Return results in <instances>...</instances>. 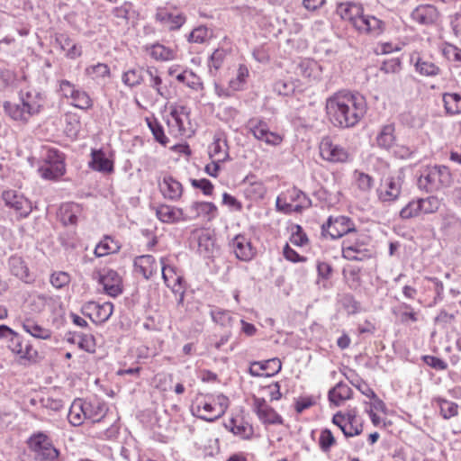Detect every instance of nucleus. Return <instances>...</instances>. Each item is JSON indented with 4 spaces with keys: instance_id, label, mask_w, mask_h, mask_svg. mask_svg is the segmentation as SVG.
Segmentation results:
<instances>
[{
    "instance_id": "nucleus-15",
    "label": "nucleus",
    "mask_w": 461,
    "mask_h": 461,
    "mask_svg": "<svg viewBox=\"0 0 461 461\" xmlns=\"http://www.w3.org/2000/svg\"><path fill=\"white\" fill-rule=\"evenodd\" d=\"M8 348L12 352L19 355L21 358L27 360H35L38 352L29 342H24L23 338L16 332L13 331L9 338Z\"/></svg>"
},
{
    "instance_id": "nucleus-37",
    "label": "nucleus",
    "mask_w": 461,
    "mask_h": 461,
    "mask_svg": "<svg viewBox=\"0 0 461 461\" xmlns=\"http://www.w3.org/2000/svg\"><path fill=\"white\" fill-rule=\"evenodd\" d=\"M226 427L230 429L234 435L245 439L250 438L253 435V428L248 422L240 421L238 423L237 420L231 419Z\"/></svg>"
},
{
    "instance_id": "nucleus-26",
    "label": "nucleus",
    "mask_w": 461,
    "mask_h": 461,
    "mask_svg": "<svg viewBox=\"0 0 461 461\" xmlns=\"http://www.w3.org/2000/svg\"><path fill=\"white\" fill-rule=\"evenodd\" d=\"M85 417L93 422L101 421L106 414V406L99 401L84 402Z\"/></svg>"
},
{
    "instance_id": "nucleus-62",
    "label": "nucleus",
    "mask_w": 461,
    "mask_h": 461,
    "mask_svg": "<svg viewBox=\"0 0 461 461\" xmlns=\"http://www.w3.org/2000/svg\"><path fill=\"white\" fill-rule=\"evenodd\" d=\"M422 359L426 365L436 370H446L447 368V364L437 357L427 355L423 356Z\"/></svg>"
},
{
    "instance_id": "nucleus-60",
    "label": "nucleus",
    "mask_w": 461,
    "mask_h": 461,
    "mask_svg": "<svg viewBox=\"0 0 461 461\" xmlns=\"http://www.w3.org/2000/svg\"><path fill=\"white\" fill-rule=\"evenodd\" d=\"M70 276L66 272L54 273L50 276V283L56 288H62L68 285Z\"/></svg>"
},
{
    "instance_id": "nucleus-8",
    "label": "nucleus",
    "mask_w": 461,
    "mask_h": 461,
    "mask_svg": "<svg viewBox=\"0 0 461 461\" xmlns=\"http://www.w3.org/2000/svg\"><path fill=\"white\" fill-rule=\"evenodd\" d=\"M248 131L258 140L270 146H278L283 138L269 130L267 123L260 118H251L246 124Z\"/></svg>"
},
{
    "instance_id": "nucleus-64",
    "label": "nucleus",
    "mask_w": 461,
    "mask_h": 461,
    "mask_svg": "<svg viewBox=\"0 0 461 461\" xmlns=\"http://www.w3.org/2000/svg\"><path fill=\"white\" fill-rule=\"evenodd\" d=\"M185 85L194 89V90H202L203 88V82L201 78L196 76L193 71L189 70V73L186 75Z\"/></svg>"
},
{
    "instance_id": "nucleus-39",
    "label": "nucleus",
    "mask_w": 461,
    "mask_h": 461,
    "mask_svg": "<svg viewBox=\"0 0 461 461\" xmlns=\"http://www.w3.org/2000/svg\"><path fill=\"white\" fill-rule=\"evenodd\" d=\"M197 416L207 421H214L221 416H217V408L209 402H200L196 406Z\"/></svg>"
},
{
    "instance_id": "nucleus-20",
    "label": "nucleus",
    "mask_w": 461,
    "mask_h": 461,
    "mask_svg": "<svg viewBox=\"0 0 461 461\" xmlns=\"http://www.w3.org/2000/svg\"><path fill=\"white\" fill-rule=\"evenodd\" d=\"M99 283L110 296L115 297L122 292L121 277L114 270L109 269L104 274L100 275Z\"/></svg>"
},
{
    "instance_id": "nucleus-47",
    "label": "nucleus",
    "mask_w": 461,
    "mask_h": 461,
    "mask_svg": "<svg viewBox=\"0 0 461 461\" xmlns=\"http://www.w3.org/2000/svg\"><path fill=\"white\" fill-rule=\"evenodd\" d=\"M211 316L215 323L222 327L232 325L233 318L228 311L221 309L212 310L211 311Z\"/></svg>"
},
{
    "instance_id": "nucleus-2",
    "label": "nucleus",
    "mask_w": 461,
    "mask_h": 461,
    "mask_svg": "<svg viewBox=\"0 0 461 461\" xmlns=\"http://www.w3.org/2000/svg\"><path fill=\"white\" fill-rule=\"evenodd\" d=\"M19 96L20 100L18 103L5 101L3 106L10 118L25 124L33 115L41 112L43 107L44 99L42 95L36 91H21Z\"/></svg>"
},
{
    "instance_id": "nucleus-51",
    "label": "nucleus",
    "mask_w": 461,
    "mask_h": 461,
    "mask_svg": "<svg viewBox=\"0 0 461 461\" xmlns=\"http://www.w3.org/2000/svg\"><path fill=\"white\" fill-rule=\"evenodd\" d=\"M226 58V51L222 49H217L210 57L209 68L210 73L214 75L213 70L217 71L222 65Z\"/></svg>"
},
{
    "instance_id": "nucleus-33",
    "label": "nucleus",
    "mask_w": 461,
    "mask_h": 461,
    "mask_svg": "<svg viewBox=\"0 0 461 461\" xmlns=\"http://www.w3.org/2000/svg\"><path fill=\"white\" fill-rule=\"evenodd\" d=\"M443 103L446 113L449 115L461 113V95L458 93H445Z\"/></svg>"
},
{
    "instance_id": "nucleus-1",
    "label": "nucleus",
    "mask_w": 461,
    "mask_h": 461,
    "mask_svg": "<svg viewBox=\"0 0 461 461\" xmlns=\"http://www.w3.org/2000/svg\"><path fill=\"white\" fill-rule=\"evenodd\" d=\"M366 110L365 98L350 92H338L326 100L330 121L339 128L354 127L365 116Z\"/></svg>"
},
{
    "instance_id": "nucleus-17",
    "label": "nucleus",
    "mask_w": 461,
    "mask_h": 461,
    "mask_svg": "<svg viewBox=\"0 0 461 461\" xmlns=\"http://www.w3.org/2000/svg\"><path fill=\"white\" fill-rule=\"evenodd\" d=\"M282 364L279 358H271L264 362H253L249 367L252 376H273L280 372Z\"/></svg>"
},
{
    "instance_id": "nucleus-9",
    "label": "nucleus",
    "mask_w": 461,
    "mask_h": 461,
    "mask_svg": "<svg viewBox=\"0 0 461 461\" xmlns=\"http://www.w3.org/2000/svg\"><path fill=\"white\" fill-rule=\"evenodd\" d=\"M320 154L324 160L332 163H344L349 157L348 150L340 145L333 143L329 136L322 138L320 143Z\"/></svg>"
},
{
    "instance_id": "nucleus-52",
    "label": "nucleus",
    "mask_w": 461,
    "mask_h": 461,
    "mask_svg": "<svg viewBox=\"0 0 461 461\" xmlns=\"http://www.w3.org/2000/svg\"><path fill=\"white\" fill-rule=\"evenodd\" d=\"M290 241L294 246H304L308 243L309 240L307 235L303 231V228L296 224L292 228V235L290 238Z\"/></svg>"
},
{
    "instance_id": "nucleus-44",
    "label": "nucleus",
    "mask_w": 461,
    "mask_h": 461,
    "mask_svg": "<svg viewBox=\"0 0 461 461\" xmlns=\"http://www.w3.org/2000/svg\"><path fill=\"white\" fill-rule=\"evenodd\" d=\"M149 54L157 60H169L174 59L175 56V53L172 50L161 44H154L151 46Z\"/></svg>"
},
{
    "instance_id": "nucleus-27",
    "label": "nucleus",
    "mask_w": 461,
    "mask_h": 461,
    "mask_svg": "<svg viewBox=\"0 0 461 461\" xmlns=\"http://www.w3.org/2000/svg\"><path fill=\"white\" fill-rule=\"evenodd\" d=\"M56 41L60 48L66 51V56L68 59H74L82 55L81 47L75 43L68 34H58L56 36Z\"/></svg>"
},
{
    "instance_id": "nucleus-22",
    "label": "nucleus",
    "mask_w": 461,
    "mask_h": 461,
    "mask_svg": "<svg viewBox=\"0 0 461 461\" xmlns=\"http://www.w3.org/2000/svg\"><path fill=\"white\" fill-rule=\"evenodd\" d=\"M158 218L166 223H174L180 221H185V211L181 208L167 204H160L156 210Z\"/></svg>"
},
{
    "instance_id": "nucleus-43",
    "label": "nucleus",
    "mask_w": 461,
    "mask_h": 461,
    "mask_svg": "<svg viewBox=\"0 0 461 461\" xmlns=\"http://www.w3.org/2000/svg\"><path fill=\"white\" fill-rule=\"evenodd\" d=\"M258 419L268 424H282L283 418L269 405L258 414Z\"/></svg>"
},
{
    "instance_id": "nucleus-6",
    "label": "nucleus",
    "mask_w": 461,
    "mask_h": 461,
    "mask_svg": "<svg viewBox=\"0 0 461 461\" xmlns=\"http://www.w3.org/2000/svg\"><path fill=\"white\" fill-rule=\"evenodd\" d=\"M64 159V155L58 149H48L38 169L40 176L47 180L59 179L66 172Z\"/></svg>"
},
{
    "instance_id": "nucleus-48",
    "label": "nucleus",
    "mask_w": 461,
    "mask_h": 461,
    "mask_svg": "<svg viewBox=\"0 0 461 461\" xmlns=\"http://www.w3.org/2000/svg\"><path fill=\"white\" fill-rule=\"evenodd\" d=\"M336 444V439L329 429H324L321 431L319 438V446L322 452L328 453L330 447Z\"/></svg>"
},
{
    "instance_id": "nucleus-54",
    "label": "nucleus",
    "mask_w": 461,
    "mask_h": 461,
    "mask_svg": "<svg viewBox=\"0 0 461 461\" xmlns=\"http://www.w3.org/2000/svg\"><path fill=\"white\" fill-rule=\"evenodd\" d=\"M146 73L150 77V86L153 87L158 95L164 97L165 93L162 88V79L158 74V70L153 68H148L146 69Z\"/></svg>"
},
{
    "instance_id": "nucleus-28",
    "label": "nucleus",
    "mask_w": 461,
    "mask_h": 461,
    "mask_svg": "<svg viewBox=\"0 0 461 461\" xmlns=\"http://www.w3.org/2000/svg\"><path fill=\"white\" fill-rule=\"evenodd\" d=\"M351 388L348 384L339 382L329 391L328 397L331 403L339 406L344 401L351 397Z\"/></svg>"
},
{
    "instance_id": "nucleus-31",
    "label": "nucleus",
    "mask_w": 461,
    "mask_h": 461,
    "mask_svg": "<svg viewBox=\"0 0 461 461\" xmlns=\"http://www.w3.org/2000/svg\"><path fill=\"white\" fill-rule=\"evenodd\" d=\"M23 330L36 339H49L51 337V331L31 319H26L23 322Z\"/></svg>"
},
{
    "instance_id": "nucleus-16",
    "label": "nucleus",
    "mask_w": 461,
    "mask_h": 461,
    "mask_svg": "<svg viewBox=\"0 0 461 461\" xmlns=\"http://www.w3.org/2000/svg\"><path fill=\"white\" fill-rule=\"evenodd\" d=\"M217 207L211 202H194L189 208L185 210L186 221L197 219L200 216L207 217L208 221L215 218Z\"/></svg>"
},
{
    "instance_id": "nucleus-36",
    "label": "nucleus",
    "mask_w": 461,
    "mask_h": 461,
    "mask_svg": "<svg viewBox=\"0 0 461 461\" xmlns=\"http://www.w3.org/2000/svg\"><path fill=\"white\" fill-rule=\"evenodd\" d=\"M157 18L169 30H177L185 22V17L180 14L159 13Z\"/></svg>"
},
{
    "instance_id": "nucleus-46",
    "label": "nucleus",
    "mask_w": 461,
    "mask_h": 461,
    "mask_svg": "<svg viewBox=\"0 0 461 461\" xmlns=\"http://www.w3.org/2000/svg\"><path fill=\"white\" fill-rule=\"evenodd\" d=\"M70 98L73 100V105L79 109L86 110L93 105L89 95L85 91L79 89H77Z\"/></svg>"
},
{
    "instance_id": "nucleus-41",
    "label": "nucleus",
    "mask_w": 461,
    "mask_h": 461,
    "mask_svg": "<svg viewBox=\"0 0 461 461\" xmlns=\"http://www.w3.org/2000/svg\"><path fill=\"white\" fill-rule=\"evenodd\" d=\"M142 72L143 68H141L129 69L123 73L122 82L130 87L136 86L143 80Z\"/></svg>"
},
{
    "instance_id": "nucleus-50",
    "label": "nucleus",
    "mask_w": 461,
    "mask_h": 461,
    "mask_svg": "<svg viewBox=\"0 0 461 461\" xmlns=\"http://www.w3.org/2000/svg\"><path fill=\"white\" fill-rule=\"evenodd\" d=\"M438 402L440 413L444 419H450L457 415L458 406L456 403L445 399H438Z\"/></svg>"
},
{
    "instance_id": "nucleus-61",
    "label": "nucleus",
    "mask_w": 461,
    "mask_h": 461,
    "mask_svg": "<svg viewBox=\"0 0 461 461\" xmlns=\"http://www.w3.org/2000/svg\"><path fill=\"white\" fill-rule=\"evenodd\" d=\"M357 175V183L358 187L363 191H368L372 188L374 180L372 176L367 174L357 172L355 173Z\"/></svg>"
},
{
    "instance_id": "nucleus-29",
    "label": "nucleus",
    "mask_w": 461,
    "mask_h": 461,
    "mask_svg": "<svg viewBox=\"0 0 461 461\" xmlns=\"http://www.w3.org/2000/svg\"><path fill=\"white\" fill-rule=\"evenodd\" d=\"M393 313L399 317L402 324L417 322L419 320V312L414 311V309L406 303H402L397 308L393 309Z\"/></svg>"
},
{
    "instance_id": "nucleus-10",
    "label": "nucleus",
    "mask_w": 461,
    "mask_h": 461,
    "mask_svg": "<svg viewBox=\"0 0 461 461\" xmlns=\"http://www.w3.org/2000/svg\"><path fill=\"white\" fill-rule=\"evenodd\" d=\"M404 180L402 170H399L395 175L390 176L384 179V184L379 190V198L384 202L395 201L402 190Z\"/></svg>"
},
{
    "instance_id": "nucleus-12",
    "label": "nucleus",
    "mask_w": 461,
    "mask_h": 461,
    "mask_svg": "<svg viewBox=\"0 0 461 461\" xmlns=\"http://www.w3.org/2000/svg\"><path fill=\"white\" fill-rule=\"evenodd\" d=\"M2 198L6 206L14 209L21 217H27L32 210V203L21 193L15 190H5Z\"/></svg>"
},
{
    "instance_id": "nucleus-30",
    "label": "nucleus",
    "mask_w": 461,
    "mask_h": 461,
    "mask_svg": "<svg viewBox=\"0 0 461 461\" xmlns=\"http://www.w3.org/2000/svg\"><path fill=\"white\" fill-rule=\"evenodd\" d=\"M395 141L394 125H384L376 136L377 146L381 149H389Z\"/></svg>"
},
{
    "instance_id": "nucleus-35",
    "label": "nucleus",
    "mask_w": 461,
    "mask_h": 461,
    "mask_svg": "<svg viewBox=\"0 0 461 461\" xmlns=\"http://www.w3.org/2000/svg\"><path fill=\"white\" fill-rule=\"evenodd\" d=\"M226 148V140L216 139L209 148V155L213 160L217 162H223L229 157Z\"/></svg>"
},
{
    "instance_id": "nucleus-55",
    "label": "nucleus",
    "mask_w": 461,
    "mask_h": 461,
    "mask_svg": "<svg viewBox=\"0 0 461 461\" xmlns=\"http://www.w3.org/2000/svg\"><path fill=\"white\" fill-rule=\"evenodd\" d=\"M209 38V32L205 26L194 28L188 35V41L194 43H203Z\"/></svg>"
},
{
    "instance_id": "nucleus-23",
    "label": "nucleus",
    "mask_w": 461,
    "mask_h": 461,
    "mask_svg": "<svg viewBox=\"0 0 461 461\" xmlns=\"http://www.w3.org/2000/svg\"><path fill=\"white\" fill-rule=\"evenodd\" d=\"M364 8L361 5L354 3H341L337 6V14L346 21L355 26L357 20L359 19L362 14Z\"/></svg>"
},
{
    "instance_id": "nucleus-32",
    "label": "nucleus",
    "mask_w": 461,
    "mask_h": 461,
    "mask_svg": "<svg viewBox=\"0 0 461 461\" xmlns=\"http://www.w3.org/2000/svg\"><path fill=\"white\" fill-rule=\"evenodd\" d=\"M68 419L70 424L73 426L81 425L86 420L84 402L81 399L75 400L68 414Z\"/></svg>"
},
{
    "instance_id": "nucleus-11",
    "label": "nucleus",
    "mask_w": 461,
    "mask_h": 461,
    "mask_svg": "<svg viewBox=\"0 0 461 461\" xmlns=\"http://www.w3.org/2000/svg\"><path fill=\"white\" fill-rule=\"evenodd\" d=\"M354 28L360 33L378 37L384 32L386 24L377 17L371 14H365L363 12L359 19L357 20Z\"/></svg>"
},
{
    "instance_id": "nucleus-42",
    "label": "nucleus",
    "mask_w": 461,
    "mask_h": 461,
    "mask_svg": "<svg viewBox=\"0 0 461 461\" xmlns=\"http://www.w3.org/2000/svg\"><path fill=\"white\" fill-rule=\"evenodd\" d=\"M71 341L77 342L78 347L86 351L91 352L95 350V339L90 334L75 333Z\"/></svg>"
},
{
    "instance_id": "nucleus-3",
    "label": "nucleus",
    "mask_w": 461,
    "mask_h": 461,
    "mask_svg": "<svg viewBox=\"0 0 461 461\" xmlns=\"http://www.w3.org/2000/svg\"><path fill=\"white\" fill-rule=\"evenodd\" d=\"M452 174L446 166L427 167L418 178L420 189L428 193L439 192L451 185Z\"/></svg>"
},
{
    "instance_id": "nucleus-45",
    "label": "nucleus",
    "mask_w": 461,
    "mask_h": 461,
    "mask_svg": "<svg viewBox=\"0 0 461 461\" xmlns=\"http://www.w3.org/2000/svg\"><path fill=\"white\" fill-rule=\"evenodd\" d=\"M420 212L429 214L436 212L441 204V201L436 196H429L425 199H419Z\"/></svg>"
},
{
    "instance_id": "nucleus-53",
    "label": "nucleus",
    "mask_w": 461,
    "mask_h": 461,
    "mask_svg": "<svg viewBox=\"0 0 461 461\" xmlns=\"http://www.w3.org/2000/svg\"><path fill=\"white\" fill-rule=\"evenodd\" d=\"M419 201H411L406 206H404L401 212L400 216L403 220L411 219L412 217H416L420 213Z\"/></svg>"
},
{
    "instance_id": "nucleus-57",
    "label": "nucleus",
    "mask_w": 461,
    "mask_h": 461,
    "mask_svg": "<svg viewBox=\"0 0 461 461\" xmlns=\"http://www.w3.org/2000/svg\"><path fill=\"white\" fill-rule=\"evenodd\" d=\"M161 265H162V277L164 279L165 284L169 286V281L171 278H173L176 276L175 282L180 284L182 277L179 276H176L175 267L166 265L165 264V258H161Z\"/></svg>"
},
{
    "instance_id": "nucleus-38",
    "label": "nucleus",
    "mask_w": 461,
    "mask_h": 461,
    "mask_svg": "<svg viewBox=\"0 0 461 461\" xmlns=\"http://www.w3.org/2000/svg\"><path fill=\"white\" fill-rule=\"evenodd\" d=\"M120 249V246L111 237L105 236L95 249L96 257L101 258L112 253H115Z\"/></svg>"
},
{
    "instance_id": "nucleus-19",
    "label": "nucleus",
    "mask_w": 461,
    "mask_h": 461,
    "mask_svg": "<svg viewBox=\"0 0 461 461\" xmlns=\"http://www.w3.org/2000/svg\"><path fill=\"white\" fill-rule=\"evenodd\" d=\"M438 12L437 8L430 5H420L411 13V18L421 25H432L438 19Z\"/></svg>"
},
{
    "instance_id": "nucleus-5",
    "label": "nucleus",
    "mask_w": 461,
    "mask_h": 461,
    "mask_svg": "<svg viewBox=\"0 0 461 461\" xmlns=\"http://www.w3.org/2000/svg\"><path fill=\"white\" fill-rule=\"evenodd\" d=\"M27 445L36 461H59V450L55 447L51 438L44 432L33 433L28 438Z\"/></svg>"
},
{
    "instance_id": "nucleus-13",
    "label": "nucleus",
    "mask_w": 461,
    "mask_h": 461,
    "mask_svg": "<svg viewBox=\"0 0 461 461\" xmlns=\"http://www.w3.org/2000/svg\"><path fill=\"white\" fill-rule=\"evenodd\" d=\"M113 304L112 303H104L103 304L95 302H89L82 308V313L91 319L95 323L105 322L113 314Z\"/></svg>"
},
{
    "instance_id": "nucleus-7",
    "label": "nucleus",
    "mask_w": 461,
    "mask_h": 461,
    "mask_svg": "<svg viewBox=\"0 0 461 461\" xmlns=\"http://www.w3.org/2000/svg\"><path fill=\"white\" fill-rule=\"evenodd\" d=\"M322 235H330L333 240L342 236H350L356 231L355 224L350 218L347 216H330L327 222L321 227Z\"/></svg>"
},
{
    "instance_id": "nucleus-56",
    "label": "nucleus",
    "mask_w": 461,
    "mask_h": 461,
    "mask_svg": "<svg viewBox=\"0 0 461 461\" xmlns=\"http://www.w3.org/2000/svg\"><path fill=\"white\" fill-rule=\"evenodd\" d=\"M86 72L88 76H91L95 78L105 77L110 75V68L104 63H98L94 66H90L86 69Z\"/></svg>"
},
{
    "instance_id": "nucleus-58",
    "label": "nucleus",
    "mask_w": 461,
    "mask_h": 461,
    "mask_svg": "<svg viewBox=\"0 0 461 461\" xmlns=\"http://www.w3.org/2000/svg\"><path fill=\"white\" fill-rule=\"evenodd\" d=\"M191 185L193 187L201 189L203 194L205 195H211L213 191V185L206 178L203 179H191Z\"/></svg>"
},
{
    "instance_id": "nucleus-49",
    "label": "nucleus",
    "mask_w": 461,
    "mask_h": 461,
    "mask_svg": "<svg viewBox=\"0 0 461 461\" xmlns=\"http://www.w3.org/2000/svg\"><path fill=\"white\" fill-rule=\"evenodd\" d=\"M148 125L155 140L160 144L166 146L168 142V139L164 133L162 125L155 119L152 121L148 120Z\"/></svg>"
},
{
    "instance_id": "nucleus-59",
    "label": "nucleus",
    "mask_w": 461,
    "mask_h": 461,
    "mask_svg": "<svg viewBox=\"0 0 461 461\" xmlns=\"http://www.w3.org/2000/svg\"><path fill=\"white\" fill-rule=\"evenodd\" d=\"M274 91L280 95H289L294 91V86L290 81L277 80L274 84Z\"/></svg>"
},
{
    "instance_id": "nucleus-4",
    "label": "nucleus",
    "mask_w": 461,
    "mask_h": 461,
    "mask_svg": "<svg viewBox=\"0 0 461 461\" xmlns=\"http://www.w3.org/2000/svg\"><path fill=\"white\" fill-rule=\"evenodd\" d=\"M369 237L357 230L347 237L342 242V257L350 261H364L372 257V251L367 249Z\"/></svg>"
},
{
    "instance_id": "nucleus-34",
    "label": "nucleus",
    "mask_w": 461,
    "mask_h": 461,
    "mask_svg": "<svg viewBox=\"0 0 461 461\" xmlns=\"http://www.w3.org/2000/svg\"><path fill=\"white\" fill-rule=\"evenodd\" d=\"M416 71L422 76L433 77L440 73V68L435 63L424 58L418 57L414 62Z\"/></svg>"
},
{
    "instance_id": "nucleus-14",
    "label": "nucleus",
    "mask_w": 461,
    "mask_h": 461,
    "mask_svg": "<svg viewBox=\"0 0 461 461\" xmlns=\"http://www.w3.org/2000/svg\"><path fill=\"white\" fill-rule=\"evenodd\" d=\"M230 247L238 259L249 262L257 255V249L250 239L242 234L236 235L230 242Z\"/></svg>"
},
{
    "instance_id": "nucleus-24",
    "label": "nucleus",
    "mask_w": 461,
    "mask_h": 461,
    "mask_svg": "<svg viewBox=\"0 0 461 461\" xmlns=\"http://www.w3.org/2000/svg\"><path fill=\"white\" fill-rule=\"evenodd\" d=\"M363 431V424L357 417L356 409L348 410L347 412L346 425L342 428V432L346 437H353L361 434Z\"/></svg>"
},
{
    "instance_id": "nucleus-40",
    "label": "nucleus",
    "mask_w": 461,
    "mask_h": 461,
    "mask_svg": "<svg viewBox=\"0 0 461 461\" xmlns=\"http://www.w3.org/2000/svg\"><path fill=\"white\" fill-rule=\"evenodd\" d=\"M8 266L11 273L20 279H23L28 276V268L22 258L11 257L8 260Z\"/></svg>"
},
{
    "instance_id": "nucleus-21",
    "label": "nucleus",
    "mask_w": 461,
    "mask_h": 461,
    "mask_svg": "<svg viewBox=\"0 0 461 461\" xmlns=\"http://www.w3.org/2000/svg\"><path fill=\"white\" fill-rule=\"evenodd\" d=\"M88 166L93 170L104 174H111L114 170L113 160L109 159L102 149L92 150Z\"/></svg>"
},
{
    "instance_id": "nucleus-18",
    "label": "nucleus",
    "mask_w": 461,
    "mask_h": 461,
    "mask_svg": "<svg viewBox=\"0 0 461 461\" xmlns=\"http://www.w3.org/2000/svg\"><path fill=\"white\" fill-rule=\"evenodd\" d=\"M160 192L166 199L177 201L183 194L182 184L172 176L165 175L161 183H159Z\"/></svg>"
},
{
    "instance_id": "nucleus-25",
    "label": "nucleus",
    "mask_w": 461,
    "mask_h": 461,
    "mask_svg": "<svg viewBox=\"0 0 461 461\" xmlns=\"http://www.w3.org/2000/svg\"><path fill=\"white\" fill-rule=\"evenodd\" d=\"M134 267L137 272L149 279L153 272L157 270V264L153 256L142 255L134 259Z\"/></svg>"
},
{
    "instance_id": "nucleus-63",
    "label": "nucleus",
    "mask_w": 461,
    "mask_h": 461,
    "mask_svg": "<svg viewBox=\"0 0 461 461\" xmlns=\"http://www.w3.org/2000/svg\"><path fill=\"white\" fill-rule=\"evenodd\" d=\"M401 68V61L398 58L384 60L382 64L381 70L384 73H395Z\"/></svg>"
}]
</instances>
